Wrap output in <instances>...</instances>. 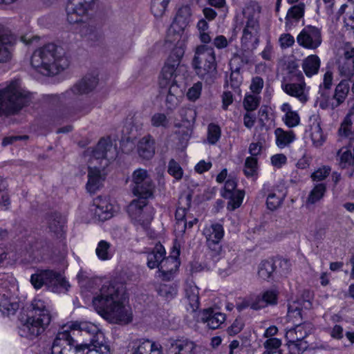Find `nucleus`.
Masks as SVG:
<instances>
[{
	"mask_svg": "<svg viewBox=\"0 0 354 354\" xmlns=\"http://www.w3.org/2000/svg\"><path fill=\"white\" fill-rule=\"evenodd\" d=\"M257 169V159L255 157H248L245 162L244 174L246 176H253Z\"/></svg>",
	"mask_w": 354,
	"mask_h": 354,
	"instance_id": "864d4df0",
	"label": "nucleus"
},
{
	"mask_svg": "<svg viewBox=\"0 0 354 354\" xmlns=\"http://www.w3.org/2000/svg\"><path fill=\"white\" fill-rule=\"evenodd\" d=\"M19 308V303L11 297L9 291L0 287V311L5 317L14 315Z\"/></svg>",
	"mask_w": 354,
	"mask_h": 354,
	"instance_id": "aec40b11",
	"label": "nucleus"
},
{
	"mask_svg": "<svg viewBox=\"0 0 354 354\" xmlns=\"http://www.w3.org/2000/svg\"><path fill=\"white\" fill-rule=\"evenodd\" d=\"M326 192V185L324 183L316 184L310 192L307 199L306 205H314L320 201Z\"/></svg>",
	"mask_w": 354,
	"mask_h": 354,
	"instance_id": "c9c22d12",
	"label": "nucleus"
},
{
	"mask_svg": "<svg viewBox=\"0 0 354 354\" xmlns=\"http://www.w3.org/2000/svg\"><path fill=\"white\" fill-rule=\"evenodd\" d=\"M338 70L340 75L347 79L354 75V48L344 52L339 60Z\"/></svg>",
	"mask_w": 354,
	"mask_h": 354,
	"instance_id": "b1692460",
	"label": "nucleus"
},
{
	"mask_svg": "<svg viewBox=\"0 0 354 354\" xmlns=\"http://www.w3.org/2000/svg\"><path fill=\"white\" fill-rule=\"evenodd\" d=\"M263 85L264 81L263 78L259 76H256L252 79L250 88L254 94L258 95L261 92Z\"/></svg>",
	"mask_w": 354,
	"mask_h": 354,
	"instance_id": "0e129e2a",
	"label": "nucleus"
},
{
	"mask_svg": "<svg viewBox=\"0 0 354 354\" xmlns=\"http://www.w3.org/2000/svg\"><path fill=\"white\" fill-rule=\"evenodd\" d=\"M348 91L349 84L347 80H342L337 85L333 95V99L336 100L335 106H338L345 100Z\"/></svg>",
	"mask_w": 354,
	"mask_h": 354,
	"instance_id": "79ce46f5",
	"label": "nucleus"
},
{
	"mask_svg": "<svg viewBox=\"0 0 354 354\" xmlns=\"http://www.w3.org/2000/svg\"><path fill=\"white\" fill-rule=\"evenodd\" d=\"M95 0H68L66 12L70 24L82 22V17L91 9Z\"/></svg>",
	"mask_w": 354,
	"mask_h": 354,
	"instance_id": "9b49d317",
	"label": "nucleus"
},
{
	"mask_svg": "<svg viewBox=\"0 0 354 354\" xmlns=\"http://www.w3.org/2000/svg\"><path fill=\"white\" fill-rule=\"evenodd\" d=\"M12 39L10 31L0 24V62H6L10 59Z\"/></svg>",
	"mask_w": 354,
	"mask_h": 354,
	"instance_id": "5701e85b",
	"label": "nucleus"
},
{
	"mask_svg": "<svg viewBox=\"0 0 354 354\" xmlns=\"http://www.w3.org/2000/svg\"><path fill=\"white\" fill-rule=\"evenodd\" d=\"M231 74L230 76V84L234 88H239L242 82V76L240 73L241 66L234 68L233 64L230 63Z\"/></svg>",
	"mask_w": 354,
	"mask_h": 354,
	"instance_id": "8fccbe9b",
	"label": "nucleus"
},
{
	"mask_svg": "<svg viewBox=\"0 0 354 354\" xmlns=\"http://www.w3.org/2000/svg\"><path fill=\"white\" fill-rule=\"evenodd\" d=\"M313 329V326L310 322L298 324L286 331L285 337L287 341L292 342L296 340H304L311 333Z\"/></svg>",
	"mask_w": 354,
	"mask_h": 354,
	"instance_id": "393cba45",
	"label": "nucleus"
},
{
	"mask_svg": "<svg viewBox=\"0 0 354 354\" xmlns=\"http://www.w3.org/2000/svg\"><path fill=\"white\" fill-rule=\"evenodd\" d=\"M153 188V180L147 170L138 169L133 171L131 189L139 198L129 204L127 211L134 224L141 226L145 231L149 230L153 219V209L147 206V199L152 196Z\"/></svg>",
	"mask_w": 354,
	"mask_h": 354,
	"instance_id": "f03ea898",
	"label": "nucleus"
},
{
	"mask_svg": "<svg viewBox=\"0 0 354 354\" xmlns=\"http://www.w3.org/2000/svg\"><path fill=\"white\" fill-rule=\"evenodd\" d=\"M339 133L346 137L354 135V105L351 108L342 123Z\"/></svg>",
	"mask_w": 354,
	"mask_h": 354,
	"instance_id": "e433bc0d",
	"label": "nucleus"
},
{
	"mask_svg": "<svg viewBox=\"0 0 354 354\" xmlns=\"http://www.w3.org/2000/svg\"><path fill=\"white\" fill-rule=\"evenodd\" d=\"M95 253L97 257L102 261L111 259L112 257L111 244L106 241H100L96 248Z\"/></svg>",
	"mask_w": 354,
	"mask_h": 354,
	"instance_id": "49530a36",
	"label": "nucleus"
},
{
	"mask_svg": "<svg viewBox=\"0 0 354 354\" xmlns=\"http://www.w3.org/2000/svg\"><path fill=\"white\" fill-rule=\"evenodd\" d=\"M192 65L196 74L207 84L214 82L218 75L214 49L207 45H199L194 51Z\"/></svg>",
	"mask_w": 354,
	"mask_h": 354,
	"instance_id": "0eeeda50",
	"label": "nucleus"
},
{
	"mask_svg": "<svg viewBox=\"0 0 354 354\" xmlns=\"http://www.w3.org/2000/svg\"><path fill=\"white\" fill-rule=\"evenodd\" d=\"M127 299L125 284L111 281L102 285L93 299V306L110 323L127 324L132 320L131 310L124 304Z\"/></svg>",
	"mask_w": 354,
	"mask_h": 354,
	"instance_id": "f257e3e1",
	"label": "nucleus"
},
{
	"mask_svg": "<svg viewBox=\"0 0 354 354\" xmlns=\"http://www.w3.org/2000/svg\"><path fill=\"white\" fill-rule=\"evenodd\" d=\"M117 147L110 138H101L92 151L88 167V182L86 187L88 192L95 193L102 185L105 177L101 169L106 167L110 161L117 156Z\"/></svg>",
	"mask_w": 354,
	"mask_h": 354,
	"instance_id": "7ed1b4c3",
	"label": "nucleus"
},
{
	"mask_svg": "<svg viewBox=\"0 0 354 354\" xmlns=\"http://www.w3.org/2000/svg\"><path fill=\"white\" fill-rule=\"evenodd\" d=\"M236 187V181L235 179L229 178L227 180L224 187V192L222 194L223 197H232V194Z\"/></svg>",
	"mask_w": 354,
	"mask_h": 354,
	"instance_id": "69168bd1",
	"label": "nucleus"
},
{
	"mask_svg": "<svg viewBox=\"0 0 354 354\" xmlns=\"http://www.w3.org/2000/svg\"><path fill=\"white\" fill-rule=\"evenodd\" d=\"M287 345L291 354H301L308 347V342L304 340L288 341Z\"/></svg>",
	"mask_w": 354,
	"mask_h": 354,
	"instance_id": "09e8293b",
	"label": "nucleus"
},
{
	"mask_svg": "<svg viewBox=\"0 0 354 354\" xmlns=\"http://www.w3.org/2000/svg\"><path fill=\"white\" fill-rule=\"evenodd\" d=\"M168 173L176 180H179L183 178V170L178 162L174 159H171L168 164Z\"/></svg>",
	"mask_w": 354,
	"mask_h": 354,
	"instance_id": "603ef678",
	"label": "nucleus"
},
{
	"mask_svg": "<svg viewBox=\"0 0 354 354\" xmlns=\"http://www.w3.org/2000/svg\"><path fill=\"white\" fill-rule=\"evenodd\" d=\"M281 340L279 338H268L263 342L265 351L263 354H280Z\"/></svg>",
	"mask_w": 354,
	"mask_h": 354,
	"instance_id": "a18cd8bd",
	"label": "nucleus"
},
{
	"mask_svg": "<svg viewBox=\"0 0 354 354\" xmlns=\"http://www.w3.org/2000/svg\"><path fill=\"white\" fill-rule=\"evenodd\" d=\"M32 306V310L25 321L21 320L18 330L21 337L30 339L41 335L51 322L50 313L43 301L35 299Z\"/></svg>",
	"mask_w": 354,
	"mask_h": 354,
	"instance_id": "39448f33",
	"label": "nucleus"
},
{
	"mask_svg": "<svg viewBox=\"0 0 354 354\" xmlns=\"http://www.w3.org/2000/svg\"><path fill=\"white\" fill-rule=\"evenodd\" d=\"M244 322L241 318H236L230 326L227 328V333L230 335H235L240 333L244 327Z\"/></svg>",
	"mask_w": 354,
	"mask_h": 354,
	"instance_id": "e2e57ef3",
	"label": "nucleus"
},
{
	"mask_svg": "<svg viewBox=\"0 0 354 354\" xmlns=\"http://www.w3.org/2000/svg\"><path fill=\"white\" fill-rule=\"evenodd\" d=\"M192 15L191 7L188 5L183 6L178 9L171 24L185 30L192 21Z\"/></svg>",
	"mask_w": 354,
	"mask_h": 354,
	"instance_id": "473e14b6",
	"label": "nucleus"
},
{
	"mask_svg": "<svg viewBox=\"0 0 354 354\" xmlns=\"http://www.w3.org/2000/svg\"><path fill=\"white\" fill-rule=\"evenodd\" d=\"M93 206L95 207L94 214L100 221H105L112 217L111 212L112 207L105 198L97 196L93 200Z\"/></svg>",
	"mask_w": 354,
	"mask_h": 354,
	"instance_id": "c756f323",
	"label": "nucleus"
},
{
	"mask_svg": "<svg viewBox=\"0 0 354 354\" xmlns=\"http://www.w3.org/2000/svg\"><path fill=\"white\" fill-rule=\"evenodd\" d=\"M30 64L39 73L50 76L65 69L68 66V60L62 46L48 43L34 51Z\"/></svg>",
	"mask_w": 354,
	"mask_h": 354,
	"instance_id": "20e7f679",
	"label": "nucleus"
},
{
	"mask_svg": "<svg viewBox=\"0 0 354 354\" xmlns=\"http://www.w3.org/2000/svg\"><path fill=\"white\" fill-rule=\"evenodd\" d=\"M46 220L50 232L57 238H62L64 234V218L58 213H53L47 215Z\"/></svg>",
	"mask_w": 354,
	"mask_h": 354,
	"instance_id": "bb28decb",
	"label": "nucleus"
},
{
	"mask_svg": "<svg viewBox=\"0 0 354 354\" xmlns=\"http://www.w3.org/2000/svg\"><path fill=\"white\" fill-rule=\"evenodd\" d=\"M305 5L303 3H300L291 7L286 17V26H290L292 24V21L297 22L304 14Z\"/></svg>",
	"mask_w": 354,
	"mask_h": 354,
	"instance_id": "ea45409f",
	"label": "nucleus"
},
{
	"mask_svg": "<svg viewBox=\"0 0 354 354\" xmlns=\"http://www.w3.org/2000/svg\"><path fill=\"white\" fill-rule=\"evenodd\" d=\"M243 104L245 109L248 111L255 110L259 104V97L252 95H248L245 96Z\"/></svg>",
	"mask_w": 354,
	"mask_h": 354,
	"instance_id": "4d7b16f0",
	"label": "nucleus"
},
{
	"mask_svg": "<svg viewBox=\"0 0 354 354\" xmlns=\"http://www.w3.org/2000/svg\"><path fill=\"white\" fill-rule=\"evenodd\" d=\"M169 353L176 352L178 354H196V344L188 339H178L170 342L168 348Z\"/></svg>",
	"mask_w": 354,
	"mask_h": 354,
	"instance_id": "a878e982",
	"label": "nucleus"
},
{
	"mask_svg": "<svg viewBox=\"0 0 354 354\" xmlns=\"http://www.w3.org/2000/svg\"><path fill=\"white\" fill-rule=\"evenodd\" d=\"M33 251H37L41 254H44L48 251L50 245L46 240L36 241L32 245Z\"/></svg>",
	"mask_w": 354,
	"mask_h": 354,
	"instance_id": "774afa93",
	"label": "nucleus"
},
{
	"mask_svg": "<svg viewBox=\"0 0 354 354\" xmlns=\"http://www.w3.org/2000/svg\"><path fill=\"white\" fill-rule=\"evenodd\" d=\"M279 292L274 289L264 291L254 299H251L246 304L238 306L239 310L245 307H250L253 310H259L268 306H274L278 302Z\"/></svg>",
	"mask_w": 354,
	"mask_h": 354,
	"instance_id": "2eb2a0df",
	"label": "nucleus"
},
{
	"mask_svg": "<svg viewBox=\"0 0 354 354\" xmlns=\"http://www.w3.org/2000/svg\"><path fill=\"white\" fill-rule=\"evenodd\" d=\"M70 324L63 326L57 332L51 346L50 354H62L64 349L68 346V350L74 353V348L80 346L75 344V340L71 335Z\"/></svg>",
	"mask_w": 354,
	"mask_h": 354,
	"instance_id": "ddd939ff",
	"label": "nucleus"
},
{
	"mask_svg": "<svg viewBox=\"0 0 354 354\" xmlns=\"http://www.w3.org/2000/svg\"><path fill=\"white\" fill-rule=\"evenodd\" d=\"M179 264L178 260L175 258L171 257L163 258L156 264V268H158V277L162 281H170L174 279Z\"/></svg>",
	"mask_w": 354,
	"mask_h": 354,
	"instance_id": "6ab92c4d",
	"label": "nucleus"
},
{
	"mask_svg": "<svg viewBox=\"0 0 354 354\" xmlns=\"http://www.w3.org/2000/svg\"><path fill=\"white\" fill-rule=\"evenodd\" d=\"M180 115L183 121L191 122H194L196 118V112L190 108H182L180 110Z\"/></svg>",
	"mask_w": 354,
	"mask_h": 354,
	"instance_id": "338daca9",
	"label": "nucleus"
},
{
	"mask_svg": "<svg viewBox=\"0 0 354 354\" xmlns=\"http://www.w3.org/2000/svg\"><path fill=\"white\" fill-rule=\"evenodd\" d=\"M282 200L280 197L277 196L275 194H270L266 200V205L269 209L275 210L281 204Z\"/></svg>",
	"mask_w": 354,
	"mask_h": 354,
	"instance_id": "052dcab7",
	"label": "nucleus"
},
{
	"mask_svg": "<svg viewBox=\"0 0 354 354\" xmlns=\"http://www.w3.org/2000/svg\"><path fill=\"white\" fill-rule=\"evenodd\" d=\"M300 80H304V77L299 70V64L295 61L288 62L281 82L298 81Z\"/></svg>",
	"mask_w": 354,
	"mask_h": 354,
	"instance_id": "72a5a7b5",
	"label": "nucleus"
},
{
	"mask_svg": "<svg viewBox=\"0 0 354 354\" xmlns=\"http://www.w3.org/2000/svg\"><path fill=\"white\" fill-rule=\"evenodd\" d=\"M184 30L176 25H171L165 39V47L170 50L169 55L183 57L185 53V43L182 39Z\"/></svg>",
	"mask_w": 354,
	"mask_h": 354,
	"instance_id": "f8f14e48",
	"label": "nucleus"
},
{
	"mask_svg": "<svg viewBox=\"0 0 354 354\" xmlns=\"http://www.w3.org/2000/svg\"><path fill=\"white\" fill-rule=\"evenodd\" d=\"M261 8L256 1H250L245 3L242 10V15L245 20L241 23L245 24L241 37L242 46L249 48H256L259 41V15Z\"/></svg>",
	"mask_w": 354,
	"mask_h": 354,
	"instance_id": "6e6552de",
	"label": "nucleus"
},
{
	"mask_svg": "<svg viewBox=\"0 0 354 354\" xmlns=\"http://www.w3.org/2000/svg\"><path fill=\"white\" fill-rule=\"evenodd\" d=\"M207 140L209 143L214 145L221 138V131L218 125L211 123L208 125Z\"/></svg>",
	"mask_w": 354,
	"mask_h": 354,
	"instance_id": "3c124183",
	"label": "nucleus"
},
{
	"mask_svg": "<svg viewBox=\"0 0 354 354\" xmlns=\"http://www.w3.org/2000/svg\"><path fill=\"white\" fill-rule=\"evenodd\" d=\"M30 282L35 289L45 286L55 292L67 291L70 287L60 273L51 270H38L31 275Z\"/></svg>",
	"mask_w": 354,
	"mask_h": 354,
	"instance_id": "1a4fd4ad",
	"label": "nucleus"
},
{
	"mask_svg": "<svg viewBox=\"0 0 354 354\" xmlns=\"http://www.w3.org/2000/svg\"><path fill=\"white\" fill-rule=\"evenodd\" d=\"M93 348H88V344H80L74 348V354H111L110 348L106 342L91 344Z\"/></svg>",
	"mask_w": 354,
	"mask_h": 354,
	"instance_id": "cd10ccee",
	"label": "nucleus"
},
{
	"mask_svg": "<svg viewBox=\"0 0 354 354\" xmlns=\"http://www.w3.org/2000/svg\"><path fill=\"white\" fill-rule=\"evenodd\" d=\"M71 330L73 334L75 330H79L82 335L89 337L90 344L104 342L105 338L98 326L89 322H73L70 323Z\"/></svg>",
	"mask_w": 354,
	"mask_h": 354,
	"instance_id": "dca6fc26",
	"label": "nucleus"
},
{
	"mask_svg": "<svg viewBox=\"0 0 354 354\" xmlns=\"http://www.w3.org/2000/svg\"><path fill=\"white\" fill-rule=\"evenodd\" d=\"M244 197V192L241 191H236L235 193L232 194V197H224L228 198L227 209L230 211H234L239 207L243 202Z\"/></svg>",
	"mask_w": 354,
	"mask_h": 354,
	"instance_id": "de8ad7c7",
	"label": "nucleus"
},
{
	"mask_svg": "<svg viewBox=\"0 0 354 354\" xmlns=\"http://www.w3.org/2000/svg\"><path fill=\"white\" fill-rule=\"evenodd\" d=\"M185 298L188 302L189 310L195 312L199 307V291L193 283H187L185 286ZM189 310V308H187Z\"/></svg>",
	"mask_w": 354,
	"mask_h": 354,
	"instance_id": "7c9ffc66",
	"label": "nucleus"
},
{
	"mask_svg": "<svg viewBox=\"0 0 354 354\" xmlns=\"http://www.w3.org/2000/svg\"><path fill=\"white\" fill-rule=\"evenodd\" d=\"M276 266L272 260H263L258 267V276L260 279L269 281L274 276Z\"/></svg>",
	"mask_w": 354,
	"mask_h": 354,
	"instance_id": "f704fd0d",
	"label": "nucleus"
},
{
	"mask_svg": "<svg viewBox=\"0 0 354 354\" xmlns=\"http://www.w3.org/2000/svg\"><path fill=\"white\" fill-rule=\"evenodd\" d=\"M80 32L83 37L90 40H97L100 37L99 29L94 23L83 24Z\"/></svg>",
	"mask_w": 354,
	"mask_h": 354,
	"instance_id": "c03bdc74",
	"label": "nucleus"
},
{
	"mask_svg": "<svg viewBox=\"0 0 354 354\" xmlns=\"http://www.w3.org/2000/svg\"><path fill=\"white\" fill-rule=\"evenodd\" d=\"M339 156V165L342 169L354 168V147L352 149H346L338 151Z\"/></svg>",
	"mask_w": 354,
	"mask_h": 354,
	"instance_id": "a19ab883",
	"label": "nucleus"
},
{
	"mask_svg": "<svg viewBox=\"0 0 354 354\" xmlns=\"http://www.w3.org/2000/svg\"><path fill=\"white\" fill-rule=\"evenodd\" d=\"M158 295L165 297L167 299H171L176 294V288L170 285L160 284L158 290Z\"/></svg>",
	"mask_w": 354,
	"mask_h": 354,
	"instance_id": "6e6d98bb",
	"label": "nucleus"
},
{
	"mask_svg": "<svg viewBox=\"0 0 354 354\" xmlns=\"http://www.w3.org/2000/svg\"><path fill=\"white\" fill-rule=\"evenodd\" d=\"M276 136V144L279 148H284L292 142L295 136L292 131H286L281 128H277L274 131Z\"/></svg>",
	"mask_w": 354,
	"mask_h": 354,
	"instance_id": "4c0bfd02",
	"label": "nucleus"
},
{
	"mask_svg": "<svg viewBox=\"0 0 354 354\" xmlns=\"http://www.w3.org/2000/svg\"><path fill=\"white\" fill-rule=\"evenodd\" d=\"M201 322L212 330L218 328L225 320V315L214 309L207 308L202 312Z\"/></svg>",
	"mask_w": 354,
	"mask_h": 354,
	"instance_id": "4be33fe9",
	"label": "nucleus"
},
{
	"mask_svg": "<svg viewBox=\"0 0 354 354\" xmlns=\"http://www.w3.org/2000/svg\"><path fill=\"white\" fill-rule=\"evenodd\" d=\"M181 59V57H176L169 55L159 77V84L161 88L166 87L170 84V82L174 75V73L180 64Z\"/></svg>",
	"mask_w": 354,
	"mask_h": 354,
	"instance_id": "a211bd4d",
	"label": "nucleus"
},
{
	"mask_svg": "<svg viewBox=\"0 0 354 354\" xmlns=\"http://www.w3.org/2000/svg\"><path fill=\"white\" fill-rule=\"evenodd\" d=\"M98 83V79L93 75H86L80 82L76 83L70 91L65 93L66 96H70L71 93L75 95H82L93 91Z\"/></svg>",
	"mask_w": 354,
	"mask_h": 354,
	"instance_id": "412c9836",
	"label": "nucleus"
},
{
	"mask_svg": "<svg viewBox=\"0 0 354 354\" xmlns=\"http://www.w3.org/2000/svg\"><path fill=\"white\" fill-rule=\"evenodd\" d=\"M203 234L206 239V245L209 255L215 260L218 259L223 253L221 241L224 236V230L221 224L215 223L206 225Z\"/></svg>",
	"mask_w": 354,
	"mask_h": 354,
	"instance_id": "9d476101",
	"label": "nucleus"
},
{
	"mask_svg": "<svg viewBox=\"0 0 354 354\" xmlns=\"http://www.w3.org/2000/svg\"><path fill=\"white\" fill-rule=\"evenodd\" d=\"M321 60L317 55H310L302 61V69L308 77H311L318 73Z\"/></svg>",
	"mask_w": 354,
	"mask_h": 354,
	"instance_id": "2f4dec72",
	"label": "nucleus"
},
{
	"mask_svg": "<svg viewBox=\"0 0 354 354\" xmlns=\"http://www.w3.org/2000/svg\"><path fill=\"white\" fill-rule=\"evenodd\" d=\"M30 93L24 90L19 80L12 81L0 89V116L17 114L23 107L29 104Z\"/></svg>",
	"mask_w": 354,
	"mask_h": 354,
	"instance_id": "423d86ee",
	"label": "nucleus"
},
{
	"mask_svg": "<svg viewBox=\"0 0 354 354\" xmlns=\"http://www.w3.org/2000/svg\"><path fill=\"white\" fill-rule=\"evenodd\" d=\"M309 132L313 145L317 147L322 146L325 141V136L323 134L319 122L314 121L310 125Z\"/></svg>",
	"mask_w": 354,
	"mask_h": 354,
	"instance_id": "58836bf2",
	"label": "nucleus"
},
{
	"mask_svg": "<svg viewBox=\"0 0 354 354\" xmlns=\"http://www.w3.org/2000/svg\"><path fill=\"white\" fill-rule=\"evenodd\" d=\"M133 344L132 354H151L155 347V343L149 340H137Z\"/></svg>",
	"mask_w": 354,
	"mask_h": 354,
	"instance_id": "37998d69",
	"label": "nucleus"
},
{
	"mask_svg": "<svg viewBox=\"0 0 354 354\" xmlns=\"http://www.w3.org/2000/svg\"><path fill=\"white\" fill-rule=\"evenodd\" d=\"M138 152L139 156L145 160L153 158L155 153L154 140L150 135L144 136L138 144Z\"/></svg>",
	"mask_w": 354,
	"mask_h": 354,
	"instance_id": "c85d7f7f",
	"label": "nucleus"
},
{
	"mask_svg": "<svg viewBox=\"0 0 354 354\" xmlns=\"http://www.w3.org/2000/svg\"><path fill=\"white\" fill-rule=\"evenodd\" d=\"M330 168L329 167L324 166L315 171L311 174V178L313 181L324 180L330 174Z\"/></svg>",
	"mask_w": 354,
	"mask_h": 354,
	"instance_id": "13d9d810",
	"label": "nucleus"
},
{
	"mask_svg": "<svg viewBox=\"0 0 354 354\" xmlns=\"http://www.w3.org/2000/svg\"><path fill=\"white\" fill-rule=\"evenodd\" d=\"M202 87L203 84L201 82L194 84L187 93V98L192 101H196L198 99L201 94Z\"/></svg>",
	"mask_w": 354,
	"mask_h": 354,
	"instance_id": "5fc2aeb1",
	"label": "nucleus"
},
{
	"mask_svg": "<svg viewBox=\"0 0 354 354\" xmlns=\"http://www.w3.org/2000/svg\"><path fill=\"white\" fill-rule=\"evenodd\" d=\"M344 23L347 27L354 28V1L349 0L348 10L344 18Z\"/></svg>",
	"mask_w": 354,
	"mask_h": 354,
	"instance_id": "bf43d9fd",
	"label": "nucleus"
},
{
	"mask_svg": "<svg viewBox=\"0 0 354 354\" xmlns=\"http://www.w3.org/2000/svg\"><path fill=\"white\" fill-rule=\"evenodd\" d=\"M297 41L304 48L315 50L322 44V31L315 26H307L297 35Z\"/></svg>",
	"mask_w": 354,
	"mask_h": 354,
	"instance_id": "4468645a",
	"label": "nucleus"
},
{
	"mask_svg": "<svg viewBox=\"0 0 354 354\" xmlns=\"http://www.w3.org/2000/svg\"><path fill=\"white\" fill-rule=\"evenodd\" d=\"M281 88L286 94L295 97L302 104L308 101V90L305 80L281 82Z\"/></svg>",
	"mask_w": 354,
	"mask_h": 354,
	"instance_id": "f3484780",
	"label": "nucleus"
},
{
	"mask_svg": "<svg viewBox=\"0 0 354 354\" xmlns=\"http://www.w3.org/2000/svg\"><path fill=\"white\" fill-rule=\"evenodd\" d=\"M285 124L289 127H294L297 126L300 122V118L297 111H292L285 115L284 118Z\"/></svg>",
	"mask_w": 354,
	"mask_h": 354,
	"instance_id": "680f3d73",
	"label": "nucleus"
}]
</instances>
